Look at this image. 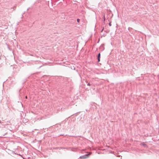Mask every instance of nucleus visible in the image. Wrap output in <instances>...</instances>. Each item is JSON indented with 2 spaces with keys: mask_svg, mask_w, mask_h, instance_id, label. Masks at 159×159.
<instances>
[{
  "mask_svg": "<svg viewBox=\"0 0 159 159\" xmlns=\"http://www.w3.org/2000/svg\"><path fill=\"white\" fill-rule=\"evenodd\" d=\"M88 85V86H90V84H89V83L88 84H87Z\"/></svg>",
  "mask_w": 159,
  "mask_h": 159,
  "instance_id": "39448f33",
  "label": "nucleus"
},
{
  "mask_svg": "<svg viewBox=\"0 0 159 159\" xmlns=\"http://www.w3.org/2000/svg\"><path fill=\"white\" fill-rule=\"evenodd\" d=\"M83 158H85L87 157H85V156H83Z\"/></svg>",
  "mask_w": 159,
  "mask_h": 159,
  "instance_id": "20e7f679",
  "label": "nucleus"
},
{
  "mask_svg": "<svg viewBox=\"0 0 159 159\" xmlns=\"http://www.w3.org/2000/svg\"><path fill=\"white\" fill-rule=\"evenodd\" d=\"M85 156H88V155H85Z\"/></svg>",
  "mask_w": 159,
  "mask_h": 159,
  "instance_id": "0eeeda50",
  "label": "nucleus"
},
{
  "mask_svg": "<svg viewBox=\"0 0 159 159\" xmlns=\"http://www.w3.org/2000/svg\"><path fill=\"white\" fill-rule=\"evenodd\" d=\"M104 20H105V17L104 16Z\"/></svg>",
  "mask_w": 159,
  "mask_h": 159,
  "instance_id": "423d86ee",
  "label": "nucleus"
},
{
  "mask_svg": "<svg viewBox=\"0 0 159 159\" xmlns=\"http://www.w3.org/2000/svg\"><path fill=\"white\" fill-rule=\"evenodd\" d=\"M142 145L144 147H147L146 144H145L144 143H142Z\"/></svg>",
  "mask_w": 159,
  "mask_h": 159,
  "instance_id": "f03ea898",
  "label": "nucleus"
},
{
  "mask_svg": "<svg viewBox=\"0 0 159 159\" xmlns=\"http://www.w3.org/2000/svg\"><path fill=\"white\" fill-rule=\"evenodd\" d=\"M25 98H27V96H26V97H25Z\"/></svg>",
  "mask_w": 159,
  "mask_h": 159,
  "instance_id": "6e6552de",
  "label": "nucleus"
},
{
  "mask_svg": "<svg viewBox=\"0 0 159 159\" xmlns=\"http://www.w3.org/2000/svg\"><path fill=\"white\" fill-rule=\"evenodd\" d=\"M80 20L79 19H78L77 20V21L78 22H79L80 21Z\"/></svg>",
  "mask_w": 159,
  "mask_h": 159,
  "instance_id": "7ed1b4c3",
  "label": "nucleus"
},
{
  "mask_svg": "<svg viewBox=\"0 0 159 159\" xmlns=\"http://www.w3.org/2000/svg\"><path fill=\"white\" fill-rule=\"evenodd\" d=\"M100 53H99L98 54V62H99L100 61Z\"/></svg>",
  "mask_w": 159,
  "mask_h": 159,
  "instance_id": "f257e3e1",
  "label": "nucleus"
},
{
  "mask_svg": "<svg viewBox=\"0 0 159 159\" xmlns=\"http://www.w3.org/2000/svg\"><path fill=\"white\" fill-rule=\"evenodd\" d=\"M109 25H111L110 23L109 24Z\"/></svg>",
  "mask_w": 159,
  "mask_h": 159,
  "instance_id": "1a4fd4ad",
  "label": "nucleus"
}]
</instances>
